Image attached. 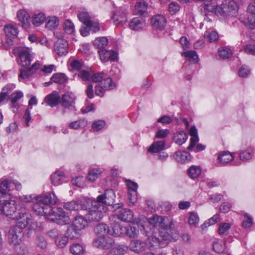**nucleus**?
I'll use <instances>...</instances> for the list:
<instances>
[{
    "mask_svg": "<svg viewBox=\"0 0 255 255\" xmlns=\"http://www.w3.org/2000/svg\"><path fill=\"white\" fill-rule=\"evenodd\" d=\"M108 44V40L105 37H101L97 38L94 41V45L97 47L99 50L105 49V47Z\"/></svg>",
    "mask_w": 255,
    "mask_h": 255,
    "instance_id": "nucleus-38",
    "label": "nucleus"
},
{
    "mask_svg": "<svg viewBox=\"0 0 255 255\" xmlns=\"http://www.w3.org/2000/svg\"><path fill=\"white\" fill-rule=\"evenodd\" d=\"M182 56H184L193 63H197L199 61V57L195 51H187L181 53Z\"/></svg>",
    "mask_w": 255,
    "mask_h": 255,
    "instance_id": "nucleus-43",
    "label": "nucleus"
},
{
    "mask_svg": "<svg viewBox=\"0 0 255 255\" xmlns=\"http://www.w3.org/2000/svg\"><path fill=\"white\" fill-rule=\"evenodd\" d=\"M17 210L16 202L14 200H6L2 203L1 211L6 216H11Z\"/></svg>",
    "mask_w": 255,
    "mask_h": 255,
    "instance_id": "nucleus-12",
    "label": "nucleus"
},
{
    "mask_svg": "<svg viewBox=\"0 0 255 255\" xmlns=\"http://www.w3.org/2000/svg\"><path fill=\"white\" fill-rule=\"evenodd\" d=\"M201 174V169L197 166L192 165L188 170V175L192 179L198 178Z\"/></svg>",
    "mask_w": 255,
    "mask_h": 255,
    "instance_id": "nucleus-34",
    "label": "nucleus"
},
{
    "mask_svg": "<svg viewBox=\"0 0 255 255\" xmlns=\"http://www.w3.org/2000/svg\"><path fill=\"white\" fill-rule=\"evenodd\" d=\"M6 39V43L8 45H12L13 44V39L15 38L18 34L17 28L11 24H8L4 27Z\"/></svg>",
    "mask_w": 255,
    "mask_h": 255,
    "instance_id": "nucleus-14",
    "label": "nucleus"
},
{
    "mask_svg": "<svg viewBox=\"0 0 255 255\" xmlns=\"http://www.w3.org/2000/svg\"><path fill=\"white\" fill-rule=\"evenodd\" d=\"M188 224L191 228H196L199 222V217L197 213L190 212L188 213Z\"/></svg>",
    "mask_w": 255,
    "mask_h": 255,
    "instance_id": "nucleus-29",
    "label": "nucleus"
},
{
    "mask_svg": "<svg viewBox=\"0 0 255 255\" xmlns=\"http://www.w3.org/2000/svg\"><path fill=\"white\" fill-rule=\"evenodd\" d=\"M204 36L210 42H216L219 39L218 34L215 31H206L205 33Z\"/></svg>",
    "mask_w": 255,
    "mask_h": 255,
    "instance_id": "nucleus-47",
    "label": "nucleus"
},
{
    "mask_svg": "<svg viewBox=\"0 0 255 255\" xmlns=\"http://www.w3.org/2000/svg\"><path fill=\"white\" fill-rule=\"evenodd\" d=\"M81 231L71 224L67 230V234L68 237L71 239L79 238L81 236Z\"/></svg>",
    "mask_w": 255,
    "mask_h": 255,
    "instance_id": "nucleus-32",
    "label": "nucleus"
},
{
    "mask_svg": "<svg viewBox=\"0 0 255 255\" xmlns=\"http://www.w3.org/2000/svg\"><path fill=\"white\" fill-rule=\"evenodd\" d=\"M61 97L59 93L56 91H53L52 93L47 95L44 100V101L47 105L51 107L56 106L60 102Z\"/></svg>",
    "mask_w": 255,
    "mask_h": 255,
    "instance_id": "nucleus-19",
    "label": "nucleus"
},
{
    "mask_svg": "<svg viewBox=\"0 0 255 255\" xmlns=\"http://www.w3.org/2000/svg\"><path fill=\"white\" fill-rule=\"evenodd\" d=\"M174 158L177 162L184 163L189 161L191 157L187 152L178 151L174 153Z\"/></svg>",
    "mask_w": 255,
    "mask_h": 255,
    "instance_id": "nucleus-28",
    "label": "nucleus"
},
{
    "mask_svg": "<svg viewBox=\"0 0 255 255\" xmlns=\"http://www.w3.org/2000/svg\"><path fill=\"white\" fill-rule=\"evenodd\" d=\"M37 196L34 195H22L19 196L18 198V206L20 207L19 209H23L24 208L26 209V205L25 203H30V202H35V199H36Z\"/></svg>",
    "mask_w": 255,
    "mask_h": 255,
    "instance_id": "nucleus-25",
    "label": "nucleus"
},
{
    "mask_svg": "<svg viewBox=\"0 0 255 255\" xmlns=\"http://www.w3.org/2000/svg\"><path fill=\"white\" fill-rule=\"evenodd\" d=\"M78 17L80 21L83 22L86 26L90 24L91 20L88 12H80L78 14Z\"/></svg>",
    "mask_w": 255,
    "mask_h": 255,
    "instance_id": "nucleus-50",
    "label": "nucleus"
},
{
    "mask_svg": "<svg viewBox=\"0 0 255 255\" xmlns=\"http://www.w3.org/2000/svg\"><path fill=\"white\" fill-rule=\"evenodd\" d=\"M106 75L104 72H98L91 76V80L94 82H99L106 77Z\"/></svg>",
    "mask_w": 255,
    "mask_h": 255,
    "instance_id": "nucleus-60",
    "label": "nucleus"
},
{
    "mask_svg": "<svg viewBox=\"0 0 255 255\" xmlns=\"http://www.w3.org/2000/svg\"><path fill=\"white\" fill-rule=\"evenodd\" d=\"M114 23L116 26H120L125 23L127 21L126 13L125 12L116 13L114 16Z\"/></svg>",
    "mask_w": 255,
    "mask_h": 255,
    "instance_id": "nucleus-36",
    "label": "nucleus"
},
{
    "mask_svg": "<svg viewBox=\"0 0 255 255\" xmlns=\"http://www.w3.org/2000/svg\"><path fill=\"white\" fill-rule=\"evenodd\" d=\"M65 178V174L62 171H56L51 176V183L54 185H58L62 183Z\"/></svg>",
    "mask_w": 255,
    "mask_h": 255,
    "instance_id": "nucleus-30",
    "label": "nucleus"
},
{
    "mask_svg": "<svg viewBox=\"0 0 255 255\" xmlns=\"http://www.w3.org/2000/svg\"><path fill=\"white\" fill-rule=\"evenodd\" d=\"M147 10V4L144 1H138L136 3L134 13L137 15H142Z\"/></svg>",
    "mask_w": 255,
    "mask_h": 255,
    "instance_id": "nucleus-35",
    "label": "nucleus"
},
{
    "mask_svg": "<svg viewBox=\"0 0 255 255\" xmlns=\"http://www.w3.org/2000/svg\"><path fill=\"white\" fill-rule=\"evenodd\" d=\"M22 230L18 227H11L8 232L7 237L10 244L13 245L19 244L22 237Z\"/></svg>",
    "mask_w": 255,
    "mask_h": 255,
    "instance_id": "nucleus-10",
    "label": "nucleus"
},
{
    "mask_svg": "<svg viewBox=\"0 0 255 255\" xmlns=\"http://www.w3.org/2000/svg\"><path fill=\"white\" fill-rule=\"evenodd\" d=\"M75 96L72 92H67L62 95L61 104L65 109L69 110H77L75 108Z\"/></svg>",
    "mask_w": 255,
    "mask_h": 255,
    "instance_id": "nucleus-8",
    "label": "nucleus"
},
{
    "mask_svg": "<svg viewBox=\"0 0 255 255\" xmlns=\"http://www.w3.org/2000/svg\"><path fill=\"white\" fill-rule=\"evenodd\" d=\"M31 56L30 49L28 48H23L19 51V57L22 67H28L30 65Z\"/></svg>",
    "mask_w": 255,
    "mask_h": 255,
    "instance_id": "nucleus-17",
    "label": "nucleus"
},
{
    "mask_svg": "<svg viewBox=\"0 0 255 255\" xmlns=\"http://www.w3.org/2000/svg\"><path fill=\"white\" fill-rule=\"evenodd\" d=\"M148 241L150 247L159 246L160 240L155 235L153 234L148 238Z\"/></svg>",
    "mask_w": 255,
    "mask_h": 255,
    "instance_id": "nucleus-58",
    "label": "nucleus"
},
{
    "mask_svg": "<svg viewBox=\"0 0 255 255\" xmlns=\"http://www.w3.org/2000/svg\"><path fill=\"white\" fill-rule=\"evenodd\" d=\"M206 8L210 11H214L216 13L220 12L221 15L225 16L235 17L238 13V6L236 1L233 0H227L222 7L218 6H214V7H209L206 5Z\"/></svg>",
    "mask_w": 255,
    "mask_h": 255,
    "instance_id": "nucleus-4",
    "label": "nucleus"
},
{
    "mask_svg": "<svg viewBox=\"0 0 255 255\" xmlns=\"http://www.w3.org/2000/svg\"><path fill=\"white\" fill-rule=\"evenodd\" d=\"M78 76L84 81H89L91 79V74L85 70H80L78 74Z\"/></svg>",
    "mask_w": 255,
    "mask_h": 255,
    "instance_id": "nucleus-55",
    "label": "nucleus"
},
{
    "mask_svg": "<svg viewBox=\"0 0 255 255\" xmlns=\"http://www.w3.org/2000/svg\"><path fill=\"white\" fill-rule=\"evenodd\" d=\"M105 125V122L103 120H98L94 122L92 125V128L94 130L97 131L101 129Z\"/></svg>",
    "mask_w": 255,
    "mask_h": 255,
    "instance_id": "nucleus-62",
    "label": "nucleus"
},
{
    "mask_svg": "<svg viewBox=\"0 0 255 255\" xmlns=\"http://www.w3.org/2000/svg\"><path fill=\"white\" fill-rule=\"evenodd\" d=\"M32 207L33 211L40 216H45L46 218L51 221L58 224H66L70 221L68 216L61 208H56L54 210L52 209L49 204H54L57 202V198L53 193L37 197Z\"/></svg>",
    "mask_w": 255,
    "mask_h": 255,
    "instance_id": "nucleus-1",
    "label": "nucleus"
},
{
    "mask_svg": "<svg viewBox=\"0 0 255 255\" xmlns=\"http://www.w3.org/2000/svg\"><path fill=\"white\" fill-rule=\"evenodd\" d=\"M187 138L188 136L186 133L183 131H180L175 134L174 140L177 144L181 145L187 140Z\"/></svg>",
    "mask_w": 255,
    "mask_h": 255,
    "instance_id": "nucleus-44",
    "label": "nucleus"
},
{
    "mask_svg": "<svg viewBox=\"0 0 255 255\" xmlns=\"http://www.w3.org/2000/svg\"><path fill=\"white\" fill-rule=\"evenodd\" d=\"M22 96L23 93L20 91L14 92L12 94H11L10 97H9V99H10L11 102V107H16V106L17 105L16 102L21 98H22Z\"/></svg>",
    "mask_w": 255,
    "mask_h": 255,
    "instance_id": "nucleus-48",
    "label": "nucleus"
},
{
    "mask_svg": "<svg viewBox=\"0 0 255 255\" xmlns=\"http://www.w3.org/2000/svg\"><path fill=\"white\" fill-rule=\"evenodd\" d=\"M164 141H155L149 146L148 151L149 152L157 153L164 149Z\"/></svg>",
    "mask_w": 255,
    "mask_h": 255,
    "instance_id": "nucleus-33",
    "label": "nucleus"
},
{
    "mask_svg": "<svg viewBox=\"0 0 255 255\" xmlns=\"http://www.w3.org/2000/svg\"><path fill=\"white\" fill-rule=\"evenodd\" d=\"M245 219L242 223V226L246 228H250L253 224V220L247 213L244 215Z\"/></svg>",
    "mask_w": 255,
    "mask_h": 255,
    "instance_id": "nucleus-64",
    "label": "nucleus"
},
{
    "mask_svg": "<svg viewBox=\"0 0 255 255\" xmlns=\"http://www.w3.org/2000/svg\"><path fill=\"white\" fill-rule=\"evenodd\" d=\"M218 52L220 56L224 59L229 58L232 54L231 50L225 47L219 49Z\"/></svg>",
    "mask_w": 255,
    "mask_h": 255,
    "instance_id": "nucleus-53",
    "label": "nucleus"
},
{
    "mask_svg": "<svg viewBox=\"0 0 255 255\" xmlns=\"http://www.w3.org/2000/svg\"><path fill=\"white\" fill-rule=\"evenodd\" d=\"M86 125V121L85 120H80L70 123L69 124V127L71 128L77 129L78 128H84Z\"/></svg>",
    "mask_w": 255,
    "mask_h": 255,
    "instance_id": "nucleus-51",
    "label": "nucleus"
},
{
    "mask_svg": "<svg viewBox=\"0 0 255 255\" xmlns=\"http://www.w3.org/2000/svg\"><path fill=\"white\" fill-rule=\"evenodd\" d=\"M220 216L218 214H216L214 215L212 218L206 221L203 225L202 226V228L204 229V228H207V227L214 225L219 220Z\"/></svg>",
    "mask_w": 255,
    "mask_h": 255,
    "instance_id": "nucleus-52",
    "label": "nucleus"
},
{
    "mask_svg": "<svg viewBox=\"0 0 255 255\" xmlns=\"http://www.w3.org/2000/svg\"><path fill=\"white\" fill-rule=\"evenodd\" d=\"M233 159L232 154L228 151H223L221 152L218 157V160L222 163H227Z\"/></svg>",
    "mask_w": 255,
    "mask_h": 255,
    "instance_id": "nucleus-37",
    "label": "nucleus"
},
{
    "mask_svg": "<svg viewBox=\"0 0 255 255\" xmlns=\"http://www.w3.org/2000/svg\"><path fill=\"white\" fill-rule=\"evenodd\" d=\"M100 59L103 62H107L109 60L115 61L117 59L118 54L113 50H107L105 49L98 51Z\"/></svg>",
    "mask_w": 255,
    "mask_h": 255,
    "instance_id": "nucleus-18",
    "label": "nucleus"
},
{
    "mask_svg": "<svg viewBox=\"0 0 255 255\" xmlns=\"http://www.w3.org/2000/svg\"><path fill=\"white\" fill-rule=\"evenodd\" d=\"M231 228V225L229 223H222L219 227V233L221 235H227Z\"/></svg>",
    "mask_w": 255,
    "mask_h": 255,
    "instance_id": "nucleus-56",
    "label": "nucleus"
},
{
    "mask_svg": "<svg viewBox=\"0 0 255 255\" xmlns=\"http://www.w3.org/2000/svg\"><path fill=\"white\" fill-rule=\"evenodd\" d=\"M49 236L55 238V244L60 248H64L68 243V238L63 234H60L56 229L49 232Z\"/></svg>",
    "mask_w": 255,
    "mask_h": 255,
    "instance_id": "nucleus-11",
    "label": "nucleus"
},
{
    "mask_svg": "<svg viewBox=\"0 0 255 255\" xmlns=\"http://www.w3.org/2000/svg\"><path fill=\"white\" fill-rule=\"evenodd\" d=\"M55 50L60 55H64L68 52V43L63 39L58 40L54 45Z\"/></svg>",
    "mask_w": 255,
    "mask_h": 255,
    "instance_id": "nucleus-22",
    "label": "nucleus"
},
{
    "mask_svg": "<svg viewBox=\"0 0 255 255\" xmlns=\"http://www.w3.org/2000/svg\"><path fill=\"white\" fill-rule=\"evenodd\" d=\"M81 205H83V203H82L81 201L79 200L72 201L65 203L64 208L69 211H78L81 208Z\"/></svg>",
    "mask_w": 255,
    "mask_h": 255,
    "instance_id": "nucleus-31",
    "label": "nucleus"
},
{
    "mask_svg": "<svg viewBox=\"0 0 255 255\" xmlns=\"http://www.w3.org/2000/svg\"><path fill=\"white\" fill-rule=\"evenodd\" d=\"M252 151L250 149L246 150L244 151L240 152L239 157L241 160L245 161L249 160L252 158Z\"/></svg>",
    "mask_w": 255,
    "mask_h": 255,
    "instance_id": "nucleus-57",
    "label": "nucleus"
},
{
    "mask_svg": "<svg viewBox=\"0 0 255 255\" xmlns=\"http://www.w3.org/2000/svg\"><path fill=\"white\" fill-rule=\"evenodd\" d=\"M115 193L113 190L108 189L105 193L99 195L96 201L104 207L111 206L114 203Z\"/></svg>",
    "mask_w": 255,
    "mask_h": 255,
    "instance_id": "nucleus-7",
    "label": "nucleus"
},
{
    "mask_svg": "<svg viewBox=\"0 0 255 255\" xmlns=\"http://www.w3.org/2000/svg\"><path fill=\"white\" fill-rule=\"evenodd\" d=\"M50 80L53 82L62 84L67 81L68 77L64 74L58 73L53 74Z\"/></svg>",
    "mask_w": 255,
    "mask_h": 255,
    "instance_id": "nucleus-39",
    "label": "nucleus"
},
{
    "mask_svg": "<svg viewBox=\"0 0 255 255\" xmlns=\"http://www.w3.org/2000/svg\"><path fill=\"white\" fill-rule=\"evenodd\" d=\"M145 25L144 20L142 18H133L129 23V27L133 30H138L142 28Z\"/></svg>",
    "mask_w": 255,
    "mask_h": 255,
    "instance_id": "nucleus-26",
    "label": "nucleus"
},
{
    "mask_svg": "<svg viewBox=\"0 0 255 255\" xmlns=\"http://www.w3.org/2000/svg\"><path fill=\"white\" fill-rule=\"evenodd\" d=\"M82 210L88 211L86 218L89 222H99L108 211V207L102 206L96 200L87 201L81 205Z\"/></svg>",
    "mask_w": 255,
    "mask_h": 255,
    "instance_id": "nucleus-2",
    "label": "nucleus"
},
{
    "mask_svg": "<svg viewBox=\"0 0 255 255\" xmlns=\"http://www.w3.org/2000/svg\"><path fill=\"white\" fill-rule=\"evenodd\" d=\"M120 225L115 224L112 229H110L108 226L105 224H100L94 228L95 233L99 237H104L108 234L115 236L121 235L122 232L119 231Z\"/></svg>",
    "mask_w": 255,
    "mask_h": 255,
    "instance_id": "nucleus-5",
    "label": "nucleus"
},
{
    "mask_svg": "<svg viewBox=\"0 0 255 255\" xmlns=\"http://www.w3.org/2000/svg\"><path fill=\"white\" fill-rule=\"evenodd\" d=\"M119 231L122 232L121 235L125 232L129 238H136L139 233V226L137 224H132L126 227H122L119 228Z\"/></svg>",
    "mask_w": 255,
    "mask_h": 255,
    "instance_id": "nucleus-13",
    "label": "nucleus"
},
{
    "mask_svg": "<svg viewBox=\"0 0 255 255\" xmlns=\"http://www.w3.org/2000/svg\"><path fill=\"white\" fill-rule=\"evenodd\" d=\"M88 222H89L86 218L85 219L81 216H78L74 218L72 224L81 231L88 226Z\"/></svg>",
    "mask_w": 255,
    "mask_h": 255,
    "instance_id": "nucleus-24",
    "label": "nucleus"
},
{
    "mask_svg": "<svg viewBox=\"0 0 255 255\" xmlns=\"http://www.w3.org/2000/svg\"><path fill=\"white\" fill-rule=\"evenodd\" d=\"M180 9V6L176 2H172L168 6V10L172 15L175 14Z\"/></svg>",
    "mask_w": 255,
    "mask_h": 255,
    "instance_id": "nucleus-63",
    "label": "nucleus"
},
{
    "mask_svg": "<svg viewBox=\"0 0 255 255\" xmlns=\"http://www.w3.org/2000/svg\"><path fill=\"white\" fill-rule=\"evenodd\" d=\"M64 29L68 34L72 33L74 30L73 23L69 20H66L64 23Z\"/></svg>",
    "mask_w": 255,
    "mask_h": 255,
    "instance_id": "nucleus-61",
    "label": "nucleus"
},
{
    "mask_svg": "<svg viewBox=\"0 0 255 255\" xmlns=\"http://www.w3.org/2000/svg\"><path fill=\"white\" fill-rule=\"evenodd\" d=\"M114 244L112 238L104 237H99L95 239L93 242V246L99 249L108 250L111 248Z\"/></svg>",
    "mask_w": 255,
    "mask_h": 255,
    "instance_id": "nucleus-9",
    "label": "nucleus"
},
{
    "mask_svg": "<svg viewBox=\"0 0 255 255\" xmlns=\"http://www.w3.org/2000/svg\"><path fill=\"white\" fill-rule=\"evenodd\" d=\"M148 223L154 227H159V232L163 239H167L171 234L172 221L167 217L153 216L149 218Z\"/></svg>",
    "mask_w": 255,
    "mask_h": 255,
    "instance_id": "nucleus-3",
    "label": "nucleus"
},
{
    "mask_svg": "<svg viewBox=\"0 0 255 255\" xmlns=\"http://www.w3.org/2000/svg\"><path fill=\"white\" fill-rule=\"evenodd\" d=\"M18 216L16 217L17 220L16 224L15 227H18V228L22 230L27 226L32 220V216L29 214L28 211L24 208L23 209H18Z\"/></svg>",
    "mask_w": 255,
    "mask_h": 255,
    "instance_id": "nucleus-6",
    "label": "nucleus"
},
{
    "mask_svg": "<svg viewBox=\"0 0 255 255\" xmlns=\"http://www.w3.org/2000/svg\"><path fill=\"white\" fill-rule=\"evenodd\" d=\"M189 134L191 136L190 138V144L187 147L188 150H192L195 146L196 143L198 141L199 138L197 135V129L195 126H192L189 130Z\"/></svg>",
    "mask_w": 255,
    "mask_h": 255,
    "instance_id": "nucleus-27",
    "label": "nucleus"
},
{
    "mask_svg": "<svg viewBox=\"0 0 255 255\" xmlns=\"http://www.w3.org/2000/svg\"><path fill=\"white\" fill-rule=\"evenodd\" d=\"M46 20V16L44 14L39 13L34 15L32 17V22L34 25L38 26L43 23Z\"/></svg>",
    "mask_w": 255,
    "mask_h": 255,
    "instance_id": "nucleus-46",
    "label": "nucleus"
},
{
    "mask_svg": "<svg viewBox=\"0 0 255 255\" xmlns=\"http://www.w3.org/2000/svg\"><path fill=\"white\" fill-rule=\"evenodd\" d=\"M101 170L99 168H93L88 172L87 178L91 182L95 181L101 175Z\"/></svg>",
    "mask_w": 255,
    "mask_h": 255,
    "instance_id": "nucleus-45",
    "label": "nucleus"
},
{
    "mask_svg": "<svg viewBox=\"0 0 255 255\" xmlns=\"http://www.w3.org/2000/svg\"><path fill=\"white\" fill-rule=\"evenodd\" d=\"M17 17L21 23L23 28L27 29L30 26V15L24 10H20L17 13Z\"/></svg>",
    "mask_w": 255,
    "mask_h": 255,
    "instance_id": "nucleus-20",
    "label": "nucleus"
},
{
    "mask_svg": "<svg viewBox=\"0 0 255 255\" xmlns=\"http://www.w3.org/2000/svg\"><path fill=\"white\" fill-rule=\"evenodd\" d=\"M128 250L127 247L119 245L112 248L108 255H124Z\"/></svg>",
    "mask_w": 255,
    "mask_h": 255,
    "instance_id": "nucleus-40",
    "label": "nucleus"
},
{
    "mask_svg": "<svg viewBox=\"0 0 255 255\" xmlns=\"http://www.w3.org/2000/svg\"><path fill=\"white\" fill-rule=\"evenodd\" d=\"M39 63L36 62L27 70L21 69L20 70L19 77L23 79L28 78L30 76L36 72V71L39 68Z\"/></svg>",
    "mask_w": 255,
    "mask_h": 255,
    "instance_id": "nucleus-21",
    "label": "nucleus"
},
{
    "mask_svg": "<svg viewBox=\"0 0 255 255\" xmlns=\"http://www.w3.org/2000/svg\"><path fill=\"white\" fill-rule=\"evenodd\" d=\"M58 22L59 21L56 17H49L46 22V27L49 29L54 28L58 25Z\"/></svg>",
    "mask_w": 255,
    "mask_h": 255,
    "instance_id": "nucleus-54",
    "label": "nucleus"
},
{
    "mask_svg": "<svg viewBox=\"0 0 255 255\" xmlns=\"http://www.w3.org/2000/svg\"><path fill=\"white\" fill-rule=\"evenodd\" d=\"M104 90H110L115 87V84L111 78L106 76L99 84Z\"/></svg>",
    "mask_w": 255,
    "mask_h": 255,
    "instance_id": "nucleus-41",
    "label": "nucleus"
},
{
    "mask_svg": "<svg viewBox=\"0 0 255 255\" xmlns=\"http://www.w3.org/2000/svg\"><path fill=\"white\" fill-rule=\"evenodd\" d=\"M70 252L73 255H83L84 248L79 244H74L70 247Z\"/></svg>",
    "mask_w": 255,
    "mask_h": 255,
    "instance_id": "nucleus-42",
    "label": "nucleus"
},
{
    "mask_svg": "<svg viewBox=\"0 0 255 255\" xmlns=\"http://www.w3.org/2000/svg\"><path fill=\"white\" fill-rule=\"evenodd\" d=\"M166 20L161 14H156L153 16L151 19L152 26L157 30H163L166 25Z\"/></svg>",
    "mask_w": 255,
    "mask_h": 255,
    "instance_id": "nucleus-15",
    "label": "nucleus"
},
{
    "mask_svg": "<svg viewBox=\"0 0 255 255\" xmlns=\"http://www.w3.org/2000/svg\"><path fill=\"white\" fill-rule=\"evenodd\" d=\"M146 248V243L139 240H133L130 241L129 245V250L137 254L143 252Z\"/></svg>",
    "mask_w": 255,
    "mask_h": 255,
    "instance_id": "nucleus-16",
    "label": "nucleus"
},
{
    "mask_svg": "<svg viewBox=\"0 0 255 255\" xmlns=\"http://www.w3.org/2000/svg\"><path fill=\"white\" fill-rule=\"evenodd\" d=\"M213 250L217 253H222L225 248V244L221 240H217L214 242L213 245Z\"/></svg>",
    "mask_w": 255,
    "mask_h": 255,
    "instance_id": "nucleus-49",
    "label": "nucleus"
},
{
    "mask_svg": "<svg viewBox=\"0 0 255 255\" xmlns=\"http://www.w3.org/2000/svg\"><path fill=\"white\" fill-rule=\"evenodd\" d=\"M118 218L122 221L131 222L133 220V215L131 211L128 209H121L118 214Z\"/></svg>",
    "mask_w": 255,
    "mask_h": 255,
    "instance_id": "nucleus-23",
    "label": "nucleus"
},
{
    "mask_svg": "<svg viewBox=\"0 0 255 255\" xmlns=\"http://www.w3.org/2000/svg\"><path fill=\"white\" fill-rule=\"evenodd\" d=\"M70 66L73 70L79 71L83 67V63L78 60L74 59L70 62Z\"/></svg>",
    "mask_w": 255,
    "mask_h": 255,
    "instance_id": "nucleus-59",
    "label": "nucleus"
}]
</instances>
